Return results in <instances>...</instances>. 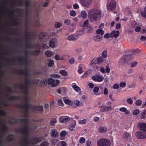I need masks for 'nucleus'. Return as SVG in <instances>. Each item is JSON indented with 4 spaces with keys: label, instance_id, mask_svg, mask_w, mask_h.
<instances>
[{
    "label": "nucleus",
    "instance_id": "61",
    "mask_svg": "<svg viewBox=\"0 0 146 146\" xmlns=\"http://www.w3.org/2000/svg\"><path fill=\"white\" fill-rule=\"evenodd\" d=\"M89 24L88 21V20H86L84 22L83 25V27H86L88 26Z\"/></svg>",
    "mask_w": 146,
    "mask_h": 146
},
{
    "label": "nucleus",
    "instance_id": "64",
    "mask_svg": "<svg viewBox=\"0 0 146 146\" xmlns=\"http://www.w3.org/2000/svg\"><path fill=\"white\" fill-rule=\"evenodd\" d=\"M0 111V114L1 115L5 116L6 115V112L5 111L3 110H1Z\"/></svg>",
    "mask_w": 146,
    "mask_h": 146
},
{
    "label": "nucleus",
    "instance_id": "30",
    "mask_svg": "<svg viewBox=\"0 0 146 146\" xmlns=\"http://www.w3.org/2000/svg\"><path fill=\"white\" fill-rule=\"evenodd\" d=\"M59 73L62 76H67L68 75L67 72L65 70H60L59 72Z\"/></svg>",
    "mask_w": 146,
    "mask_h": 146
},
{
    "label": "nucleus",
    "instance_id": "59",
    "mask_svg": "<svg viewBox=\"0 0 146 146\" xmlns=\"http://www.w3.org/2000/svg\"><path fill=\"white\" fill-rule=\"evenodd\" d=\"M141 52V50L137 48L134 50L133 53L134 54H138Z\"/></svg>",
    "mask_w": 146,
    "mask_h": 146
},
{
    "label": "nucleus",
    "instance_id": "43",
    "mask_svg": "<svg viewBox=\"0 0 146 146\" xmlns=\"http://www.w3.org/2000/svg\"><path fill=\"white\" fill-rule=\"evenodd\" d=\"M102 57L103 58L106 57L107 56V52L106 50H104L102 52Z\"/></svg>",
    "mask_w": 146,
    "mask_h": 146
},
{
    "label": "nucleus",
    "instance_id": "19",
    "mask_svg": "<svg viewBox=\"0 0 146 146\" xmlns=\"http://www.w3.org/2000/svg\"><path fill=\"white\" fill-rule=\"evenodd\" d=\"M67 38L69 40H76L77 39V37L75 35H72L67 36Z\"/></svg>",
    "mask_w": 146,
    "mask_h": 146
},
{
    "label": "nucleus",
    "instance_id": "9",
    "mask_svg": "<svg viewBox=\"0 0 146 146\" xmlns=\"http://www.w3.org/2000/svg\"><path fill=\"white\" fill-rule=\"evenodd\" d=\"M25 106L24 105H20L18 104L17 106L20 108H27L28 109L30 108L32 109V108L33 106H31V105H29L28 101V99L27 98H25Z\"/></svg>",
    "mask_w": 146,
    "mask_h": 146
},
{
    "label": "nucleus",
    "instance_id": "41",
    "mask_svg": "<svg viewBox=\"0 0 146 146\" xmlns=\"http://www.w3.org/2000/svg\"><path fill=\"white\" fill-rule=\"evenodd\" d=\"M55 28H59L61 27L62 24L59 22H57L55 23Z\"/></svg>",
    "mask_w": 146,
    "mask_h": 146
},
{
    "label": "nucleus",
    "instance_id": "21",
    "mask_svg": "<svg viewBox=\"0 0 146 146\" xmlns=\"http://www.w3.org/2000/svg\"><path fill=\"white\" fill-rule=\"evenodd\" d=\"M107 128L105 126H101L98 129V131L100 133H103L107 131Z\"/></svg>",
    "mask_w": 146,
    "mask_h": 146
},
{
    "label": "nucleus",
    "instance_id": "35",
    "mask_svg": "<svg viewBox=\"0 0 146 146\" xmlns=\"http://www.w3.org/2000/svg\"><path fill=\"white\" fill-rule=\"evenodd\" d=\"M64 102L65 104L69 105H72L73 102L70 100L68 99H66L64 100Z\"/></svg>",
    "mask_w": 146,
    "mask_h": 146
},
{
    "label": "nucleus",
    "instance_id": "13",
    "mask_svg": "<svg viewBox=\"0 0 146 146\" xmlns=\"http://www.w3.org/2000/svg\"><path fill=\"white\" fill-rule=\"evenodd\" d=\"M92 78L94 81L98 82H101L103 81L104 78L103 76H101L100 75L97 74L95 76H93Z\"/></svg>",
    "mask_w": 146,
    "mask_h": 146
},
{
    "label": "nucleus",
    "instance_id": "31",
    "mask_svg": "<svg viewBox=\"0 0 146 146\" xmlns=\"http://www.w3.org/2000/svg\"><path fill=\"white\" fill-rule=\"evenodd\" d=\"M87 15L86 11L84 10H83L81 13V16L82 18H86L87 17Z\"/></svg>",
    "mask_w": 146,
    "mask_h": 146
},
{
    "label": "nucleus",
    "instance_id": "55",
    "mask_svg": "<svg viewBox=\"0 0 146 146\" xmlns=\"http://www.w3.org/2000/svg\"><path fill=\"white\" fill-rule=\"evenodd\" d=\"M86 121V119H84L83 120H80L78 121V123L80 124H85Z\"/></svg>",
    "mask_w": 146,
    "mask_h": 146
},
{
    "label": "nucleus",
    "instance_id": "22",
    "mask_svg": "<svg viewBox=\"0 0 146 146\" xmlns=\"http://www.w3.org/2000/svg\"><path fill=\"white\" fill-rule=\"evenodd\" d=\"M50 134L52 137L55 138L57 136L58 132L55 129H53L51 131Z\"/></svg>",
    "mask_w": 146,
    "mask_h": 146
},
{
    "label": "nucleus",
    "instance_id": "49",
    "mask_svg": "<svg viewBox=\"0 0 146 146\" xmlns=\"http://www.w3.org/2000/svg\"><path fill=\"white\" fill-rule=\"evenodd\" d=\"M25 3L26 7H28L31 5L30 1L28 0H25Z\"/></svg>",
    "mask_w": 146,
    "mask_h": 146
},
{
    "label": "nucleus",
    "instance_id": "32",
    "mask_svg": "<svg viewBox=\"0 0 146 146\" xmlns=\"http://www.w3.org/2000/svg\"><path fill=\"white\" fill-rule=\"evenodd\" d=\"M112 109V107L111 106H106L103 108L104 111H108L111 110Z\"/></svg>",
    "mask_w": 146,
    "mask_h": 146
},
{
    "label": "nucleus",
    "instance_id": "53",
    "mask_svg": "<svg viewBox=\"0 0 146 146\" xmlns=\"http://www.w3.org/2000/svg\"><path fill=\"white\" fill-rule=\"evenodd\" d=\"M50 76L52 78H60V76L58 74H52Z\"/></svg>",
    "mask_w": 146,
    "mask_h": 146
},
{
    "label": "nucleus",
    "instance_id": "10",
    "mask_svg": "<svg viewBox=\"0 0 146 146\" xmlns=\"http://www.w3.org/2000/svg\"><path fill=\"white\" fill-rule=\"evenodd\" d=\"M136 135L137 138L145 139L146 138V133L141 132H137L136 133Z\"/></svg>",
    "mask_w": 146,
    "mask_h": 146
},
{
    "label": "nucleus",
    "instance_id": "14",
    "mask_svg": "<svg viewBox=\"0 0 146 146\" xmlns=\"http://www.w3.org/2000/svg\"><path fill=\"white\" fill-rule=\"evenodd\" d=\"M41 141V138L38 137H35L32 138L30 143L32 144H36Z\"/></svg>",
    "mask_w": 146,
    "mask_h": 146
},
{
    "label": "nucleus",
    "instance_id": "45",
    "mask_svg": "<svg viewBox=\"0 0 146 146\" xmlns=\"http://www.w3.org/2000/svg\"><path fill=\"white\" fill-rule=\"evenodd\" d=\"M137 64V62L136 61H132L131 62L130 67L133 68L136 66Z\"/></svg>",
    "mask_w": 146,
    "mask_h": 146
},
{
    "label": "nucleus",
    "instance_id": "15",
    "mask_svg": "<svg viewBox=\"0 0 146 146\" xmlns=\"http://www.w3.org/2000/svg\"><path fill=\"white\" fill-rule=\"evenodd\" d=\"M123 137L126 139L128 141H132L131 136V135L127 132H125L123 135Z\"/></svg>",
    "mask_w": 146,
    "mask_h": 146
},
{
    "label": "nucleus",
    "instance_id": "38",
    "mask_svg": "<svg viewBox=\"0 0 146 146\" xmlns=\"http://www.w3.org/2000/svg\"><path fill=\"white\" fill-rule=\"evenodd\" d=\"M142 103V101L141 100H136L135 102V105L137 106H140Z\"/></svg>",
    "mask_w": 146,
    "mask_h": 146
},
{
    "label": "nucleus",
    "instance_id": "6",
    "mask_svg": "<svg viewBox=\"0 0 146 146\" xmlns=\"http://www.w3.org/2000/svg\"><path fill=\"white\" fill-rule=\"evenodd\" d=\"M47 84L49 85H51L52 87L57 86L60 82L59 80L53 79L50 78L47 79Z\"/></svg>",
    "mask_w": 146,
    "mask_h": 146
},
{
    "label": "nucleus",
    "instance_id": "8",
    "mask_svg": "<svg viewBox=\"0 0 146 146\" xmlns=\"http://www.w3.org/2000/svg\"><path fill=\"white\" fill-rule=\"evenodd\" d=\"M70 120V117L67 116H61L59 118V121L61 123H67Z\"/></svg>",
    "mask_w": 146,
    "mask_h": 146
},
{
    "label": "nucleus",
    "instance_id": "60",
    "mask_svg": "<svg viewBox=\"0 0 146 146\" xmlns=\"http://www.w3.org/2000/svg\"><path fill=\"white\" fill-rule=\"evenodd\" d=\"M139 110L137 109L135 110L133 112V115H137L139 113Z\"/></svg>",
    "mask_w": 146,
    "mask_h": 146
},
{
    "label": "nucleus",
    "instance_id": "12",
    "mask_svg": "<svg viewBox=\"0 0 146 146\" xmlns=\"http://www.w3.org/2000/svg\"><path fill=\"white\" fill-rule=\"evenodd\" d=\"M82 4L84 7H88L92 3V0H80Z\"/></svg>",
    "mask_w": 146,
    "mask_h": 146
},
{
    "label": "nucleus",
    "instance_id": "18",
    "mask_svg": "<svg viewBox=\"0 0 146 146\" xmlns=\"http://www.w3.org/2000/svg\"><path fill=\"white\" fill-rule=\"evenodd\" d=\"M110 36L111 37H117L119 36V31H113L110 33Z\"/></svg>",
    "mask_w": 146,
    "mask_h": 146
},
{
    "label": "nucleus",
    "instance_id": "34",
    "mask_svg": "<svg viewBox=\"0 0 146 146\" xmlns=\"http://www.w3.org/2000/svg\"><path fill=\"white\" fill-rule=\"evenodd\" d=\"M119 110L121 111L125 112V114H129V112L128 111H127V109L125 107L121 108Z\"/></svg>",
    "mask_w": 146,
    "mask_h": 146
},
{
    "label": "nucleus",
    "instance_id": "16",
    "mask_svg": "<svg viewBox=\"0 0 146 146\" xmlns=\"http://www.w3.org/2000/svg\"><path fill=\"white\" fill-rule=\"evenodd\" d=\"M32 109L35 110H38L41 113L43 111V108L42 106H33L32 108Z\"/></svg>",
    "mask_w": 146,
    "mask_h": 146
},
{
    "label": "nucleus",
    "instance_id": "46",
    "mask_svg": "<svg viewBox=\"0 0 146 146\" xmlns=\"http://www.w3.org/2000/svg\"><path fill=\"white\" fill-rule=\"evenodd\" d=\"M49 45L50 47L52 48H54L55 46V44L54 42L50 40L49 42Z\"/></svg>",
    "mask_w": 146,
    "mask_h": 146
},
{
    "label": "nucleus",
    "instance_id": "17",
    "mask_svg": "<svg viewBox=\"0 0 146 146\" xmlns=\"http://www.w3.org/2000/svg\"><path fill=\"white\" fill-rule=\"evenodd\" d=\"M19 86L21 89L24 90L25 94L27 95L28 93L29 87L23 86L22 84L20 85Z\"/></svg>",
    "mask_w": 146,
    "mask_h": 146
},
{
    "label": "nucleus",
    "instance_id": "4",
    "mask_svg": "<svg viewBox=\"0 0 146 146\" xmlns=\"http://www.w3.org/2000/svg\"><path fill=\"white\" fill-rule=\"evenodd\" d=\"M98 146H110L111 142L109 140L106 139H101L97 142Z\"/></svg>",
    "mask_w": 146,
    "mask_h": 146
},
{
    "label": "nucleus",
    "instance_id": "51",
    "mask_svg": "<svg viewBox=\"0 0 146 146\" xmlns=\"http://www.w3.org/2000/svg\"><path fill=\"white\" fill-rule=\"evenodd\" d=\"M50 0H46V1L44 3L42 6L44 7H46L49 4Z\"/></svg>",
    "mask_w": 146,
    "mask_h": 146
},
{
    "label": "nucleus",
    "instance_id": "50",
    "mask_svg": "<svg viewBox=\"0 0 146 146\" xmlns=\"http://www.w3.org/2000/svg\"><path fill=\"white\" fill-rule=\"evenodd\" d=\"M67 134V132L65 131H62L60 133V136L61 137H64Z\"/></svg>",
    "mask_w": 146,
    "mask_h": 146
},
{
    "label": "nucleus",
    "instance_id": "56",
    "mask_svg": "<svg viewBox=\"0 0 146 146\" xmlns=\"http://www.w3.org/2000/svg\"><path fill=\"white\" fill-rule=\"evenodd\" d=\"M3 128L2 129V131L3 132H5L6 130L8 129V126L5 124H3Z\"/></svg>",
    "mask_w": 146,
    "mask_h": 146
},
{
    "label": "nucleus",
    "instance_id": "40",
    "mask_svg": "<svg viewBox=\"0 0 146 146\" xmlns=\"http://www.w3.org/2000/svg\"><path fill=\"white\" fill-rule=\"evenodd\" d=\"M146 114V110H144L143 112L141 113V119H144L146 117L145 115Z\"/></svg>",
    "mask_w": 146,
    "mask_h": 146
},
{
    "label": "nucleus",
    "instance_id": "25",
    "mask_svg": "<svg viewBox=\"0 0 146 146\" xmlns=\"http://www.w3.org/2000/svg\"><path fill=\"white\" fill-rule=\"evenodd\" d=\"M54 53V52L49 50H47L44 52V54L45 55L48 57H51L53 55Z\"/></svg>",
    "mask_w": 146,
    "mask_h": 146
},
{
    "label": "nucleus",
    "instance_id": "58",
    "mask_svg": "<svg viewBox=\"0 0 146 146\" xmlns=\"http://www.w3.org/2000/svg\"><path fill=\"white\" fill-rule=\"evenodd\" d=\"M126 102L128 104H131L133 103V101L131 98H128L126 100Z\"/></svg>",
    "mask_w": 146,
    "mask_h": 146
},
{
    "label": "nucleus",
    "instance_id": "44",
    "mask_svg": "<svg viewBox=\"0 0 146 146\" xmlns=\"http://www.w3.org/2000/svg\"><path fill=\"white\" fill-rule=\"evenodd\" d=\"M126 82H122L120 83L119 84V86L120 87L122 88H125V87L126 84Z\"/></svg>",
    "mask_w": 146,
    "mask_h": 146
},
{
    "label": "nucleus",
    "instance_id": "24",
    "mask_svg": "<svg viewBox=\"0 0 146 146\" xmlns=\"http://www.w3.org/2000/svg\"><path fill=\"white\" fill-rule=\"evenodd\" d=\"M47 84V79H44L40 81L39 85L40 87H42L44 85L46 86Z\"/></svg>",
    "mask_w": 146,
    "mask_h": 146
},
{
    "label": "nucleus",
    "instance_id": "57",
    "mask_svg": "<svg viewBox=\"0 0 146 146\" xmlns=\"http://www.w3.org/2000/svg\"><path fill=\"white\" fill-rule=\"evenodd\" d=\"M91 72V70H88L87 71L85 72L84 74V75L82 76V77H84V78L86 77L87 75L89 74Z\"/></svg>",
    "mask_w": 146,
    "mask_h": 146
},
{
    "label": "nucleus",
    "instance_id": "27",
    "mask_svg": "<svg viewBox=\"0 0 146 146\" xmlns=\"http://www.w3.org/2000/svg\"><path fill=\"white\" fill-rule=\"evenodd\" d=\"M141 14L142 17L146 19V6L143 11L141 12Z\"/></svg>",
    "mask_w": 146,
    "mask_h": 146
},
{
    "label": "nucleus",
    "instance_id": "23",
    "mask_svg": "<svg viewBox=\"0 0 146 146\" xmlns=\"http://www.w3.org/2000/svg\"><path fill=\"white\" fill-rule=\"evenodd\" d=\"M74 104L76 106H74V108H76V106L78 107H80L82 105V103H81L79 100H76L74 101Z\"/></svg>",
    "mask_w": 146,
    "mask_h": 146
},
{
    "label": "nucleus",
    "instance_id": "62",
    "mask_svg": "<svg viewBox=\"0 0 146 146\" xmlns=\"http://www.w3.org/2000/svg\"><path fill=\"white\" fill-rule=\"evenodd\" d=\"M70 15L72 16H75L76 15V13L74 11H71L70 12Z\"/></svg>",
    "mask_w": 146,
    "mask_h": 146
},
{
    "label": "nucleus",
    "instance_id": "2",
    "mask_svg": "<svg viewBox=\"0 0 146 146\" xmlns=\"http://www.w3.org/2000/svg\"><path fill=\"white\" fill-rule=\"evenodd\" d=\"M14 74H24L26 78L25 79V86L29 87L30 85L34 83V80H30L27 77L28 76L29 73L27 69H25L24 70H16L15 71Z\"/></svg>",
    "mask_w": 146,
    "mask_h": 146
},
{
    "label": "nucleus",
    "instance_id": "36",
    "mask_svg": "<svg viewBox=\"0 0 146 146\" xmlns=\"http://www.w3.org/2000/svg\"><path fill=\"white\" fill-rule=\"evenodd\" d=\"M54 64V62L53 60H50L47 63V65L48 67H52Z\"/></svg>",
    "mask_w": 146,
    "mask_h": 146
},
{
    "label": "nucleus",
    "instance_id": "63",
    "mask_svg": "<svg viewBox=\"0 0 146 146\" xmlns=\"http://www.w3.org/2000/svg\"><path fill=\"white\" fill-rule=\"evenodd\" d=\"M13 121L12 122L14 124H17L18 123V118H13L12 119Z\"/></svg>",
    "mask_w": 146,
    "mask_h": 146
},
{
    "label": "nucleus",
    "instance_id": "3",
    "mask_svg": "<svg viewBox=\"0 0 146 146\" xmlns=\"http://www.w3.org/2000/svg\"><path fill=\"white\" fill-rule=\"evenodd\" d=\"M19 131H21L22 134L25 135L27 137L24 138V141H26V146H28L29 144V143L28 137H29V126L28 125H26L25 127H22L21 130H19Z\"/></svg>",
    "mask_w": 146,
    "mask_h": 146
},
{
    "label": "nucleus",
    "instance_id": "20",
    "mask_svg": "<svg viewBox=\"0 0 146 146\" xmlns=\"http://www.w3.org/2000/svg\"><path fill=\"white\" fill-rule=\"evenodd\" d=\"M73 85L72 86V87L76 92H78L81 91V89L75 83H73Z\"/></svg>",
    "mask_w": 146,
    "mask_h": 146
},
{
    "label": "nucleus",
    "instance_id": "7",
    "mask_svg": "<svg viewBox=\"0 0 146 146\" xmlns=\"http://www.w3.org/2000/svg\"><path fill=\"white\" fill-rule=\"evenodd\" d=\"M106 6L108 10H113L116 6L115 0H108L107 1Z\"/></svg>",
    "mask_w": 146,
    "mask_h": 146
},
{
    "label": "nucleus",
    "instance_id": "26",
    "mask_svg": "<svg viewBox=\"0 0 146 146\" xmlns=\"http://www.w3.org/2000/svg\"><path fill=\"white\" fill-rule=\"evenodd\" d=\"M56 122V120L55 118H52L50 120V124L51 126H54Z\"/></svg>",
    "mask_w": 146,
    "mask_h": 146
},
{
    "label": "nucleus",
    "instance_id": "48",
    "mask_svg": "<svg viewBox=\"0 0 146 146\" xmlns=\"http://www.w3.org/2000/svg\"><path fill=\"white\" fill-rule=\"evenodd\" d=\"M7 98L9 99V100H13L16 98L15 96H9L7 95Z\"/></svg>",
    "mask_w": 146,
    "mask_h": 146
},
{
    "label": "nucleus",
    "instance_id": "1",
    "mask_svg": "<svg viewBox=\"0 0 146 146\" xmlns=\"http://www.w3.org/2000/svg\"><path fill=\"white\" fill-rule=\"evenodd\" d=\"M101 14V10L95 9H92L88 12L90 20L92 22L97 21L98 18L100 17Z\"/></svg>",
    "mask_w": 146,
    "mask_h": 146
},
{
    "label": "nucleus",
    "instance_id": "29",
    "mask_svg": "<svg viewBox=\"0 0 146 146\" xmlns=\"http://www.w3.org/2000/svg\"><path fill=\"white\" fill-rule=\"evenodd\" d=\"M25 35L27 36H26L25 38V41L26 42H29L28 39H29V38L28 36H30L31 35L29 34L27 29H26L25 30Z\"/></svg>",
    "mask_w": 146,
    "mask_h": 146
},
{
    "label": "nucleus",
    "instance_id": "11",
    "mask_svg": "<svg viewBox=\"0 0 146 146\" xmlns=\"http://www.w3.org/2000/svg\"><path fill=\"white\" fill-rule=\"evenodd\" d=\"M139 129L142 131L146 132V123L143 122H139L138 124Z\"/></svg>",
    "mask_w": 146,
    "mask_h": 146
},
{
    "label": "nucleus",
    "instance_id": "52",
    "mask_svg": "<svg viewBox=\"0 0 146 146\" xmlns=\"http://www.w3.org/2000/svg\"><path fill=\"white\" fill-rule=\"evenodd\" d=\"M86 141L85 139L83 137H81L80 138L79 142L81 144H82L85 142Z\"/></svg>",
    "mask_w": 146,
    "mask_h": 146
},
{
    "label": "nucleus",
    "instance_id": "42",
    "mask_svg": "<svg viewBox=\"0 0 146 146\" xmlns=\"http://www.w3.org/2000/svg\"><path fill=\"white\" fill-rule=\"evenodd\" d=\"M20 121L21 123H24L25 124H27L29 122V119H20Z\"/></svg>",
    "mask_w": 146,
    "mask_h": 146
},
{
    "label": "nucleus",
    "instance_id": "39",
    "mask_svg": "<svg viewBox=\"0 0 146 146\" xmlns=\"http://www.w3.org/2000/svg\"><path fill=\"white\" fill-rule=\"evenodd\" d=\"M49 143L47 141H44L41 143L40 146H48Z\"/></svg>",
    "mask_w": 146,
    "mask_h": 146
},
{
    "label": "nucleus",
    "instance_id": "33",
    "mask_svg": "<svg viewBox=\"0 0 146 146\" xmlns=\"http://www.w3.org/2000/svg\"><path fill=\"white\" fill-rule=\"evenodd\" d=\"M33 54L36 56H38L40 52V51L39 49H36L33 51Z\"/></svg>",
    "mask_w": 146,
    "mask_h": 146
},
{
    "label": "nucleus",
    "instance_id": "28",
    "mask_svg": "<svg viewBox=\"0 0 146 146\" xmlns=\"http://www.w3.org/2000/svg\"><path fill=\"white\" fill-rule=\"evenodd\" d=\"M14 135L13 134H9L7 137V139L8 140L10 141H13L14 140L13 138Z\"/></svg>",
    "mask_w": 146,
    "mask_h": 146
},
{
    "label": "nucleus",
    "instance_id": "54",
    "mask_svg": "<svg viewBox=\"0 0 146 146\" xmlns=\"http://www.w3.org/2000/svg\"><path fill=\"white\" fill-rule=\"evenodd\" d=\"M84 31L83 30L80 29L77 32V34L78 35H82L84 33Z\"/></svg>",
    "mask_w": 146,
    "mask_h": 146
},
{
    "label": "nucleus",
    "instance_id": "47",
    "mask_svg": "<svg viewBox=\"0 0 146 146\" xmlns=\"http://www.w3.org/2000/svg\"><path fill=\"white\" fill-rule=\"evenodd\" d=\"M81 64H80L78 67V73L79 74H81L83 72L82 70V68L81 66Z\"/></svg>",
    "mask_w": 146,
    "mask_h": 146
},
{
    "label": "nucleus",
    "instance_id": "37",
    "mask_svg": "<svg viewBox=\"0 0 146 146\" xmlns=\"http://www.w3.org/2000/svg\"><path fill=\"white\" fill-rule=\"evenodd\" d=\"M104 60V58L101 56L99 57L97 60V64H99L101 62L103 61Z\"/></svg>",
    "mask_w": 146,
    "mask_h": 146
},
{
    "label": "nucleus",
    "instance_id": "5",
    "mask_svg": "<svg viewBox=\"0 0 146 146\" xmlns=\"http://www.w3.org/2000/svg\"><path fill=\"white\" fill-rule=\"evenodd\" d=\"M128 51L127 50L123 53V55L120 59L121 61L122 62V63H125L128 60L131 59L134 57L133 55L130 54H127V52Z\"/></svg>",
    "mask_w": 146,
    "mask_h": 146
}]
</instances>
